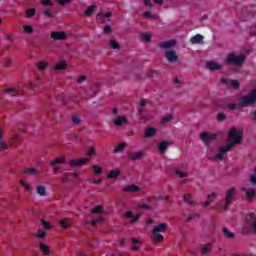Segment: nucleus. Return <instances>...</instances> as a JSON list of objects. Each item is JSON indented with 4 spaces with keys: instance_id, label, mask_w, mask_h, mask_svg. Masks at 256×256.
Returning <instances> with one entry per match:
<instances>
[{
    "instance_id": "f257e3e1",
    "label": "nucleus",
    "mask_w": 256,
    "mask_h": 256,
    "mask_svg": "<svg viewBox=\"0 0 256 256\" xmlns=\"http://www.w3.org/2000/svg\"><path fill=\"white\" fill-rule=\"evenodd\" d=\"M241 143H243V132L235 128H231L228 133V143L226 146H221L219 148V153L215 156L216 159L223 161V157H225L226 153L233 151L235 145H241Z\"/></svg>"
},
{
    "instance_id": "f03ea898",
    "label": "nucleus",
    "mask_w": 256,
    "mask_h": 256,
    "mask_svg": "<svg viewBox=\"0 0 256 256\" xmlns=\"http://www.w3.org/2000/svg\"><path fill=\"white\" fill-rule=\"evenodd\" d=\"M168 227L169 225L167 223H160L158 226L154 227L152 231V241H154V243H162L163 235H161V233H165Z\"/></svg>"
},
{
    "instance_id": "7ed1b4c3",
    "label": "nucleus",
    "mask_w": 256,
    "mask_h": 256,
    "mask_svg": "<svg viewBox=\"0 0 256 256\" xmlns=\"http://www.w3.org/2000/svg\"><path fill=\"white\" fill-rule=\"evenodd\" d=\"M237 195V188L231 187L226 191L225 201L223 202V205H218L220 209L223 211H227L229 209V206L233 204V199H235V196Z\"/></svg>"
},
{
    "instance_id": "20e7f679",
    "label": "nucleus",
    "mask_w": 256,
    "mask_h": 256,
    "mask_svg": "<svg viewBox=\"0 0 256 256\" xmlns=\"http://www.w3.org/2000/svg\"><path fill=\"white\" fill-rule=\"evenodd\" d=\"M256 105V91H252L250 94L240 98L238 107H255Z\"/></svg>"
},
{
    "instance_id": "39448f33",
    "label": "nucleus",
    "mask_w": 256,
    "mask_h": 256,
    "mask_svg": "<svg viewBox=\"0 0 256 256\" xmlns=\"http://www.w3.org/2000/svg\"><path fill=\"white\" fill-rule=\"evenodd\" d=\"M246 59V55H235L232 53L227 56L226 63L229 65H235V67H241V65L245 63Z\"/></svg>"
},
{
    "instance_id": "423d86ee",
    "label": "nucleus",
    "mask_w": 256,
    "mask_h": 256,
    "mask_svg": "<svg viewBox=\"0 0 256 256\" xmlns=\"http://www.w3.org/2000/svg\"><path fill=\"white\" fill-rule=\"evenodd\" d=\"M200 139L205 145H209L211 141H215L217 139V135L209 132H202L200 134Z\"/></svg>"
},
{
    "instance_id": "0eeeda50",
    "label": "nucleus",
    "mask_w": 256,
    "mask_h": 256,
    "mask_svg": "<svg viewBox=\"0 0 256 256\" xmlns=\"http://www.w3.org/2000/svg\"><path fill=\"white\" fill-rule=\"evenodd\" d=\"M91 162V158H79V159H73L70 161V167H83V165H87V163Z\"/></svg>"
},
{
    "instance_id": "6e6552de",
    "label": "nucleus",
    "mask_w": 256,
    "mask_h": 256,
    "mask_svg": "<svg viewBox=\"0 0 256 256\" xmlns=\"http://www.w3.org/2000/svg\"><path fill=\"white\" fill-rule=\"evenodd\" d=\"M165 57L169 63H177L179 61V56L174 50L166 51Z\"/></svg>"
},
{
    "instance_id": "1a4fd4ad",
    "label": "nucleus",
    "mask_w": 256,
    "mask_h": 256,
    "mask_svg": "<svg viewBox=\"0 0 256 256\" xmlns=\"http://www.w3.org/2000/svg\"><path fill=\"white\" fill-rule=\"evenodd\" d=\"M51 39H54V41H63L67 39V33L61 32V31H53L50 33Z\"/></svg>"
},
{
    "instance_id": "9d476101",
    "label": "nucleus",
    "mask_w": 256,
    "mask_h": 256,
    "mask_svg": "<svg viewBox=\"0 0 256 256\" xmlns=\"http://www.w3.org/2000/svg\"><path fill=\"white\" fill-rule=\"evenodd\" d=\"M143 157H145V152L143 151L128 154V159H130V161H140V159H143Z\"/></svg>"
},
{
    "instance_id": "9b49d317",
    "label": "nucleus",
    "mask_w": 256,
    "mask_h": 256,
    "mask_svg": "<svg viewBox=\"0 0 256 256\" xmlns=\"http://www.w3.org/2000/svg\"><path fill=\"white\" fill-rule=\"evenodd\" d=\"M126 219H130L131 223H137L141 219V214H134L131 211H127L124 213Z\"/></svg>"
},
{
    "instance_id": "f8f14e48",
    "label": "nucleus",
    "mask_w": 256,
    "mask_h": 256,
    "mask_svg": "<svg viewBox=\"0 0 256 256\" xmlns=\"http://www.w3.org/2000/svg\"><path fill=\"white\" fill-rule=\"evenodd\" d=\"M206 67L210 71H219V70L223 69V66L221 64H217V62H215V61L206 62Z\"/></svg>"
},
{
    "instance_id": "ddd939ff",
    "label": "nucleus",
    "mask_w": 256,
    "mask_h": 256,
    "mask_svg": "<svg viewBox=\"0 0 256 256\" xmlns=\"http://www.w3.org/2000/svg\"><path fill=\"white\" fill-rule=\"evenodd\" d=\"M245 221H246V225L252 228L256 224L255 213H249L248 215H246Z\"/></svg>"
},
{
    "instance_id": "4468645a",
    "label": "nucleus",
    "mask_w": 256,
    "mask_h": 256,
    "mask_svg": "<svg viewBox=\"0 0 256 256\" xmlns=\"http://www.w3.org/2000/svg\"><path fill=\"white\" fill-rule=\"evenodd\" d=\"M177 45V41L172 39L165 42H161L159 44L160 49H171V47H175Z\"/></svg>"
},
{
    "instance_id": "2eb2a0df",
    "label": "nucleus",
    "mask_w": 256,
    "mask_h": 256,
    "mask_svg": "<svg viewBox=\"0 0 256 256\" xmlns=\"http://www.w3.org/2000/svg\"><path fill=\"white\" fill-rule=\"evenodd\" d=\"M211 251H213V244L211 243L205 244L201 248L200 255L207 256L209 255V253H211Z\"/></svg>"
},
{
    "instance_id": "dca6fc26",
    "label": "nucleus",
    "mask_w": 256,
    "mask_h": 256,
    "mask_svg": "<svg viewBox=\"0 0 256 256\" xmlns=\"http://www.w3.org/2000/svg\"><path fill=\"white\" fill-rule=\"evenodd\" d=\"M203 39H205L203 35L196 34L195 36L190 38V43H192V45H201V43H203Z\"/></svg>"
},
{
    "instance_id": "f3484780",
    "label": "nucleus",
    "mask_w": 256,
    "mask_h": 256,
    "mask_svg": "<svg viewBox=\"0 0 256 256\" xmlns=\"http://www.w3.org/2000/svg\"><path fill=\"white\" fill-rule=\"evenodd\" d=\"M125 193H136L137 191H141V188L135 184L125 186L123 188Z\"/></svg>"
},
{
    "instance_id": "a211bd4d",
    "label": "nucleus",
    "mask_w": 256,
    "mask_h": 256,
    "mask_svg": "<svg viewBox=\"0 0 256 256\" xmlns=\"http://www.w3.org/2000/svg\"><path fill=\"white\" fill-rule=\"evenodd\" d=\"M24 175H30L32 177H37L41 172L36 168H25L23 171Z\"/></svg>"
},
{
    "instance_id": "6ab92c4d",
    "label": "nucleus",
    "mask_w": 256,
    "mask_h": 256,
    "mask_svg": "<svg viewBox=\"0 0 256 256\" xmlns=\"http://www.w3.org/2000/svg\"><path fill=\"white\" fill-rule=\"evenodd\" d=\"M65 163H67L66 157H57L50 162V165L51 167H55V165H64Z\"/></svg>"
},
{
    "instance_id": "aec40b11",
    "label": "nucleus",
    "mask_w": 256,
    "mask_h": 256,
    "mask_svg": "<svg viewBox=\"0 0 256 256\" xmlns=\"http://www.w3.org/2000/svg\"><path fill=\"white\" fill-rule=\"evenodd\" d=\"M184 203H186L190 207H195V205H197V203L195 202V200L193 199V196L191 194L184 195Z\"/></svg>"
},
{
    "instance_id": "412c9836",
    "label": "nucleus",
    "mask_w": 256,
    "mask_h": 256,
    "mask_svg": "<svg viewBox=\"0 0 256 256\" xmlns=\"http://www.w3.org/2000/svg\"><path fill=\"white\" fill-rule=\"evenodd\" d=\"M125 123H127V118L125 116H118L115 120H114V125L116 127H121L122 125H125Z\"/></svg>"
},
{
    "instance_id": "4be33fe9",
    "label": "nucleus",
    "mask_w": 256,
    "mask_h": 256,
    "mask_svg": "<svg viewBox=\"0 0 256 256\" xmlns=\"http://www.w3.org/2000/svg\"><path fill=\"white\" fill-rule=\"evenodd\" d=\"M39 249L43 253V255H45V256L51 255V249L49 248V246H47V244L40 243L39 244Z\"/></svg>"
},
{
    "instance_id": "5701e85b",
    "label": "nucleus",
    "mask_w": 256,
    "mask_h": 256,
    "mask_svg": "<svg viewBox=\"0 0 256 256\" xmlns=\"http://www.w3.org/2000/svg\"><path fill=\"white\" fill-rule=\"evenodd\" d=\"M119 175H121V171L119 169H115V170H111L108 173L107 178L108 179H117V177H119Z\"/></svg>"
},
{
    "instance_id": "b1692460",
    "label": "nucleus",
    "mask_w": 256,
    "mask_h": 256,
    "mask_svg": "<svg viewBox=\"0 0 256 256\" xmlns=\"http://www.w3.org/2000/svg\"><path fill=\"white\" fill-rule=\"evenodd\" d=\"M222 232L226 239H235V233L230 232L227 227L222 228Z\"/></svg>"
},
{
    "instance_id": "393cba45",
    "label": "nucleus",
    "mask_w": 256,
    "mask_h": 256,
    "mask_svg": "<svg viewBox=\"0 0 256 256\" xmlns=\"http://www.w3.org/2000/svg\"><path fill=\"white\" fill-rule=\"evenodd\" d=\"M155 133H157V129L153 127H149L148 129H146L144 137H146L147 139H150V137H153Z\"/></svg>"
},
{
    "instance_id": "a878e982",
    "label": "nucleus",
    "mask_w": 256,
    "mask_h": 256,
    "mask_svg": "<svg viewBox=\"0 0 256 256\" xmlns=\"http://www.w3.org/2000/svg\"><path fill=\"white\" fill-rule=\"evenodd\" d=\"M127 147V143H120L114 148V153H123L125 151V148Z\"/></svg>"
},
{
    "instance_id": "bb28decb",
    "label": "nucleus",
    "mask_w": 256,
    "mask_h": 256,
    "mask_svg": "<svg viewBox=\"0 0 256 256\" xmlns=\"http://www.w3.org/2000/svg\"><path fill=\"white\" fill-rule=\"evenodd\" d=\"M36 191L40 197H45V195H47V188L43 185H39Z\"/></svg>"
},
{
    "instance_id": "cd10ccee",
    "label": "nucleus",
    "mask_w": 256,
    "mask_h": 256,
    "mask_svg": "<svg viewBox=\"0 0 256 256\" xmlns=\"http://www.w3.org/2000/svg\"><path fill=\"white\" fill-rule=\"evenodd\" d=\"M256 197V190H248L246 191V199L247 201H253Z\"/></svg>"
},
{
    "instance_id": "c85d7f7f",
    "label": "nucleus",
    "mask_w": 256,
    "mask_h": 256,
    "mask_svg": "<svg viewBox=\"0 0 256 256\" xmlns=\"http://www.w3.org/2000/svg\"><path fill=\"white\" fill-rule=\"evenodd\" d=\"M167 147H169V142L167 141H162L159 145H158V149L161 153H165V151H167Z\"/></svg>"
},
{
    "instance_id": "c756f323",
    "label": "nucleus",
    "mask_w": 256,
    "mask_h": 256,
    "mask_svg": "<svg viewBox=\"0 0 256 256\" xmlns=\"http://www.w3.org/2000/svg\"><path fill=\"white\" fill-rule=\"evenodd\" d=\"M67 69V63L65 61H61L54 67V71H63Z\"/></svg>"
},
{
    "instance_id": "7c9ffc66",
    "label": "nucleus",
    "mask_w": 256,
    "mask_h": 256,
    "mask_svg": "<svg viewBox=\"0 0 256 256\" xmlns=\"http://www.w3.org/2000/svg\"><path fill=\"white\" fill-rule=\"evenodd\" d=\"M146 105H147V99H142L140 102L139 110H138L140 117H145V115H143V111H144L143 107H145Z\"/></svg>"
},
{
    "instance_id": "2f4dec72",
    "label": "nucleus",
    "mask_w": 256,
    "mask_h": 256,
    "mask_svg": "<svg viewBox=\"0 0 256 256\" xmlns=\"http://www.w3.org/2000/svg\"><path fill=\"white\" fill-rule=\"evenodd\" d=\"M59 225L62 229H69V219L63 218L60 220Z\"/></svg>"
},
{
    "instance_id": "473e14b6",
    "label": "nucleus",
    "mask_w": 256,
    "mask_h": 256,
    "mask_svg": "<svg viewBox=\"0 0 256 256\" xmlns=\"http://www.w3.org/2000/svg\"><path fill=\"white\" fill-rule=\"evenodd\" d=\"M95 9H97L96 5H92L90 6L85 12L84 14L86 15V17H91V15H93V13H95Z\"/></svg>"
},
{
    "instance_id": "72a5a7b5",
    "label": "nucleus",
    "mask_w": 256,
    "mask_h": 256,
    "mask_svg": "<svg viewBox=\"0 0 256 256\" xmlns=\"http://www.w3.org/2000/svg\"><path fill=\"white\" fill-rule=\"evenodd\" d=\"M49 67V64L47 62H38L37 63V69L38 71H45Z\"/></svg>"
},
{
    "instance_id": "f704fd0d",
    "label": "nucleus",
    "mask_w": 256,
    "mask_h": 256,
    "mask_svg": "<svg viewBox=\"0 0 256 256\" xmlns=\"http://www.w3.org/2000/svg\"><path fill=\"white\" fill-rule=\"evenodd\" d=\"M109 17H111V13L104 14L103 12H100L96 15V19H100L101 21H103V19H109Z\"/></svg>"
},
{
    "instance_id": "c9c22d12",
    "label": "nucleus",
    "mask_w": 256,
    "mask_h": 256,
    "mask_svg": "<svg viewBox=\"0 0 256 256\" xmlns=\"http://www.w3.org/2000/svg\"><path fill=\"white\" fill-rule=\"evenodd\" d=\"M111 49H121V45L115 39L109 40Z\"/></svg>"
},
{
    "instance_id": "e433bc0d",
    "label": "nucleus",
    "mask_w": 256,
    "mask_h": 256,
    "mask_svg": "<svg viewBox=\"0 0 256 256\" xmlns=\"http://www.w3.org/2000/svg\"><path fill=\"white\" fill-rule=\"evenodd\" d=\"M36 13H37V9L35 8L28 9L26 11V17H28V19H31L32 17H35Z\"/></svg>"
},
{
    "instance_id": "4c0bfd02",
    "label": "nucleus",
    "mask_w": 256,
    "mask_h": 256,
    "mask_svg": "<svg viewBox=\"0 0 256 256\" xmlns=\"http://www.w3.org/2000/svg\"><path fill=\"white\" fill-rule=\"evenodd\" d=\"M140 38L143 39L146 43H151V34L149 33H142Z\"/></svg>"
},
{
    "instance_id": "58836bf2",
    "label": "nucleus",
    "mask_w": 256,
    "mask_h": 256,
    "mask_svg": "<svg viewBox=\"0 0 256 256\" xmlns=\"http://www.w3.org/2000/svg\"><path fill=\"white\" fill-rule=\"evenodd\" d=\"M20 185H21V187H23V189H25V191H31V185H29V183H27V181L20 180Z\"/></svg>"
},
{
    "instance_id": "ea45409f",
    "label": "nucleus",
    "mask_w": 256,
    "mask_h": 256,
    "mask_svg": "<svg viewBox=\"0 0 256 256\" xmlns=\"http://www.w3.org/2000/svg\"><path fill=\"white\" fill-rule=\"evenodd\" d=\"M92 169H93L94 175H101L103 173V168L97 165L92 166Z\"/></svg>"
},
{
    "instance_id": "a19ab883",
    "label": "nucleus",
    "mask_w": 256,
    "mask_h": 256,
    "mask_svg": "<svg viewBox=\"0 0 256 256\" xmlns=\"http://www.w3.org/2000/svg\"><path fill=\"white\" fill-rule=\"evenodd\" d=\"M36 237L38 239H45V237H47V232L45 230H38Z\"/></svg>"
},
{
    "instance_id": "79ce46f5",
    "label": "nucleus",
    "mask_w": 256,
    "mask_h": 256,
    "mask_svg": "<svg viewBox=\"0 0 256 256\" xmlns=\"http://www.w3.org/2000/svg\"><path fill=\"white\" fill-rule=\"evenodd\" d=\"M225 119H227V115H225V113L220 112L217 114V121H219V123H223Z\"/></svg>"
},
{
    "instance_id": "37998d69",
    "label": "nucleus",
    "mask_w": 256,
    "mask_h": 256,
    "mask_svg": "<svg viewBox=\"0 0 256 256\" xmlns=\"http://www.w3.org/2000/svg\"><path fill=\"white\" fill-rule=\"evenodd\" d=\"M171 119H173V116L171 114H167L166 116H164L162 118V124L165 125V124L169 123V121H171Z\"/></svg>"
},
{
    "instance_id": "c03bdc74",
    "label": "nucleus",
    "mask_w": 256,
    "mask_h": 256,
    "mask_svg": "<svg viewBox=\"0 0 256 256\" xmlns=\"http://www.w3.org/2000/svg\"><path fill=\"white\" fill-rule=\"evenodd\" d=\"M9 149V146L7 143H5L3 140L0 142V153H3V151H7Z\"/></svg>"
},
{
    "instance_id": "a18cd8bd",
    "label": "nucleus",
    "mask_w": 256,
    "mask_h": 256,
    "mask_svg": "<svg viewBox=\"0 0 256 256\" xmlns=\"http://www.w3.org/2000/svg\"><path fill=\"white\" fill-rule=\"evenodd\" d=\"M41 224L44 227L45 231H49V229H51V223L45 221V220H41Z\"/></svg>"
},
{
    "instance_id": "49530a36",
    "label": "nucleus",
    "mask_w": 256,
    "mask_h": 256,
    "mask_svg": "<svg viewBox=\"0 0 256 256\" xmlns=\"http://www.w3.org/2000/svg\"><path fill=\"white\" fill-rule=\"evenodd\" d=\"M6 93H13L14 95H19L20 90L19 88H8L6 89Z\"/></svg>"
},
{
    "instance_id": "de8ad7c7",
    "label": "nucleus",
    "mask_w": 256,
    "mask_h": 256,
    "mask_svg": "<svg viewBox=\"0 0 256 256\" xmlns=\"http://www.w3.org/2000/svg\"><path fill=\"white\" fill-rule=\"evenodd\" d=\"M103 32H104L106 35H111V34L113 33V29H111V26L106 25V26L103 28Z\"/></svg>"
},
{
    "instance_id": "09e8293b",
    "label": "nucleus",
    "mask_w": 256,
    "mask_h": 256,
    "mask_svg": "<svg viewBox=\"0 0 256 256\" xmlns=\"http://www.w3.org/2000/svg\"><path fill=\"white\" fill-rule=\"evenodd\" d=\"M92 213L94 214H99V213H103V207L102 206H96L92 209Z\"/></svg>"
},
{
    "instance_id": "8fccbe9b",
    "label": "nucleus",
    "mask_w": 256,
    "mask_h": 256,
    "mask_svg": "<svg viewBox=\"0 0 256 256\" xmlns=\"http://www.w3.org/2000/svg\"><path fill=\"white\" fill-rule=\"evenodd\" d=\"M72 123H74V125H79V123H81V118H79V116H77V115H73Z\"/></svg>"
},
{
    "instance_id": "3c124183",
    "label": "nucleus",
    "mask_w": 256,
    "mask_h": 256,
    "mask_svg": "<svg viewBox=\"0 0 256 256\" xmlns=\"http://www.w3.org/2000/svg\"><path fill=\"white\" fill-rule=\"evenodd\" d=\"M227 107L230 111H235V109H237V107H239V104L236 103H229L227 104Z\"/></svg>"
},
{
    "instance_id": "603ef678",
    "label": "nucleus",
    "mask_w": 256,
    "mask_h": 256,
    "mask_svg": "<svg viewBox=\"0 0 256 256\" xmlns=\"http://www.w3.org/2000/svg\"><path fill=\"white\" fill-rule=\"evenodd\" d=\"M23 29L26 33H28L29 35H31V33H33V27L29 26V25H24Z\"/></svg>"
},
{
    "instance_id": "864d4df0",
    "label": "nucleus",
    "mask_w": 256,
    "mask_h": 256,
    "mask_svg": "<svg viewBox=\"0 0 256 256\" xmlns=\"http://www.w3.org/2000/svg\"><path fill=\"white\" fill-rule=\"evenodd\" d=\"M42 5H44L45 7H51L53 6V2H51V0H41Z\"/></svg>"
},
{
    "instance_id": "5fc2aeb1",
    "label": "nucleus",
    "mask_w": 256,
    "mask_h": 256,
    "mask_svg": "<svg viewBox=\"0 0 256 256\" xmlns=\"http://www.w3.org/2000/svg\"><path fill=\"white\" fill-rule=\"evenodd\" d=\"M230 85L234 88V89H239V80H232L230 82Z\"/></svg>"
},
{
    "instance_id": "6e6d98bb",
    "label": "nucleus",
    "mask_w": 256,
    "mask_h": 256,
    "mask_svg": "<svg viewBox=\"0 0 256 256\" xmlns=\"http://www.w3.org/2000/svg\"><path fill=\"white\" fill-rule=\"evenodd\" d=\"M87 155L89 157H93L95 155H97V152L95 151V148H90L88 151H87Z\"/></svg>"
},
{
    "instance_id": "4d7b16f0",
    "label": "nucleus",
    "mask_w": 256,
    "mask_h": 256,
    "mask_svg": "<svg viewBox=\"0 0 256 256\" xmlns=\"http://www.w3.org/2000/svg\"><path fill=\"white\" fill-rule=\"evenodd\" d=\"M143 16L147 19H155V15H152V13L149 11L144 12Z\"/></svg>"
},
{
    "instance_id": "13d9d810",
    "label": "nucleus",
    "mask_w": 256,
    "mask_h": 256,
    "mask_svg": "<svg viewBox=\"0 0 256 256\" xmlns=\"http://www.w3.org/2000/svg\"><path fill=\"white\" fill-rule=\"evenodd\" d=\"M250 182L252 185H256V168L254 170V174L250 177Z\"/></svg>"
},
{
    "instance_id": "bf43d9fd",
    "label": "nucleus",
    "mask_w": 256,
    "mask_h": 256,
    "mask_svg": "<svg viewBox=\"0 0 256 256\" xmlns=\"http://www.w3.org/2000/svg\"><path fill=\"white\" fill-rule=\"evenodd\" d=\"M87 80V76L86 75H81L77 78V83H83Z\"/></svg>"
},
{
    "instance_id": "052dcab7",
    "label": "nucleus",
    "mask_w": 256,
    "mask_h": 256,
    "mask_svg": "<svg viewBox=\"0 0 256 256\" xmlns=\"http://www.w3.org/2000/svg\"><path fill=\"white\" fill-rule=\"evenodd\" d=\"M176 175H178L181 179L187 177V172H181L179 170L176 171Z\"/></svg>"
},
{
    "instance_id": "680f3d73",
    "label": "nucleus",
    "mask_w": 256,
    "mask_h": 256,
    "mask_svg": "<svg viewBox=\"0 0 256 256\" xmlns=\"http://www.w3.org/2000/svg\"><path fill=\"white\" fill-rule=\"evenodd\" d=\"M43 15H45V17H47L48 19H52L53 18V14L49 10H45L43 12Z\"/></svg>"
},
{
    "instance_id": "e2e57ef3",
    "label": "nucleus",
    "mask_w": 256,
    "mask_h": 256,
    "mask_svg": "<svg viewBox=\"0 0 256 256\" xmlns=\"http://www.w3.org/2000/svg\"><path fill=\"white\" fill-rule=\"evenodd\" d=\"M193 219H199L198 214H190V215L187 217V221H193Z\"/></svg>"
},
{
    "instance_id": "0e129e2a",
    "label": "nucleus",
    "mask_w": 256,
    "mask_h": 256,
    "mask_svg": "<svg viewBox=\"0 0 256 256\" xmlns=\"http://www.w3.org/2000/svg\"><path fill=\"white\" fill-rule=\"evenodd\" d=\"M73 0H58V5H67V3H71Z\"/></svg>"
},
{
    "instance_id": "69168bd1",
    "label": "nucleus",
    "mask_w": 256,
    "mask_h": 256,
    "mask_svg": "<svg viewBox=\"0 0 256 256\" xmlns=\"http://www.w3.org/2000/svg\"><path fill=\"white\" fill-rule=\"evenodd\" d=\"M143 3L146 7H153V3L151 0H143Z\"/></svg>"
},
{
    "instance_id": "338daca9",
    "label": "nucleus",
    "mask_w": 256,
    "mask_h": 256,
    "mask_svg": "<svg viewBox=\"0 0 256 256\" xmlns=\"http://www.w3.org/2000/svg\"><path fill=\"white\" fill-rule=\"evenodd\" d=\"M98 223H101V219H94L91 221V225H93V227H97Z\"/></svg>"
},
{
    "instance_id": "774afa93",
    "label": "nucleus",
    "mask_w": 256,
    "mask_h": 256,
    "mask_svg": "<svg viewBox=\"0 0 256 256\" xmlns=\"http://www.w3.org/2000/svg\"><path fill=\"white\" fill-rule=\"evenodd\" d=\"M207 199H209V201H213V199H217V194L212 193V194L207 196Z\"/></svg>"
}]
</instances>
